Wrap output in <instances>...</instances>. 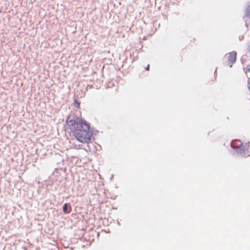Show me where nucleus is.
Here are the masks:
<instances>
[{
    "label": "nucleus",
    "mask_w": 250,
    "mask_h": 250,
    "mask_svg": "<svg viewBox=\"0 0 250 250\" xmlns=\"http://www.w3.org/2000/svg\"><path fill=\"white\" fill-rule=\"evenodd\" d=\"M62 208L64 213H69L71 210V208L70 206H68L66 203L64 204Z\"/></svg>",
    "instance_id": "nucleus-5"
},
{
    "label": "nucleus",
    "mask_w": 250,
    "mask_h": 250,
    "mask_svg": "<svg viewBox=\"0 0 250 250\" xmlns=\"http://www.w3.org/2000/svg\"><path fill=\"white\" fill-rule=\"evenodd\" d=\"M236 151L241 156L248 157L250 155V143L241 144L239 146L236 147Z\"/></svg>",
    "instance_id": "nucleus-2"
},
{
    "label": "nucleus",
    "mask_w": 250,
    "mask_h": 250,
    "mask_svg": "<svg viewBox=\"0 0 250 250\" xmlns=\"http://www.w3.org/2000/svg\"><path fill=\"white\" fill-rule=\"evenodd\" d=\"M248 87L249 90L250 91V79L248 80Z\"/></svg>",
    "instance_id": "nucleus-8"
},
{
    "label": "nucleus",
    "mask_w": 250,
    "mask_h": 250,
    "mask_svg": "<svg viewBox=\"0 0 250 250\" xmlns=\"http://www.w3.org/2000/svg\"><path fill=\"white\" fill-rule=\"evenodd\" d=\"M243 19L246 22L247 26H248V24L250 23V4L246 8Z\"/></svg>",
    "instance_id": "nucleus-4"
},
{
    "label": "nucleus",
    "mask_w": 250,
    "mask_h": 250,
    "mask_svg": "<svg viewBox=\"0 0 250 250\" xmlns=\"http://www.w3.org/2000/svg\"><path fill=\"white\" fill-rule=\"evenodd\" d=\"M66 124L70 136L80 143L86 144L90 143L93 133L90 130L89 125L85 120L76 117L67 120Z\"/></svg>",
    "instance_id": "nucleus-1"
},
{
    "label": "nucleus",
    "mask_w": 250,
    "mask_h": 250,
    "mask_svg": "<svg viewBox=\"0 0 250 250\" xmlns=\"http://www.w3.org/2000/svg\"><path fill=\"white\" fill-rule=\"evenodd\" d=\"M146 71H148V70H149V64H148V65H147V67H146Z\"/></svg>",
    "instance_id": "nucleus-9"
},
{
    "label": "nucleus",
    "mask_w": 250,
    "mask_h": 250,
    "mask_svg": "<svg viewBox=\"0 0 250 250\" xmlns=\"http://www.w3.org/2000/svg\"><path fill=\"white\" fill-rule=\"evenodd\" d=\"M74 104L75 107H77L78 108H80V103L77 99L74 100Z\"/></svg>",
    "instance_id": "nucleus-6"
},
{
    "label": "nucleus",
    "mask_w": 250,
    "mask_h": 250,
    "mask_svg": "<svg viewBox=\"0 0 250 250\" xmlns=\"http://www.w3.org/2000/svg\"><path fill=\"white\" fill-rule=\"evenodd\" d=\"M236 57L237 53L234 51L226 54L225 56L226 64L231 67L232 64L236 62Z\"/></svg>",
    "instance_id": "nucleus-3"
},
{
    "label": "nucleus",
    "mask_w": 250,
    "mask_h": 250,
    "mask_svg": "<svg viewBox=\"0 0 250 250\" xmlns=\"http://www.w3.org/2000/svg\"><path fill=\"white\" fill-rule=\"evenodd\" d=\"M245 72L246 74L248 73H250V64L248 65L245 68H244Z\"/></svg>",
    "instance_id": "nucleus-7"
}]
</instances>
